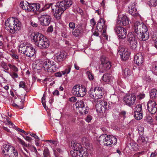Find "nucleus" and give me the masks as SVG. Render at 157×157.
Wrapping results in <instances>:
<instances>
[{
  "instance_id": "nucleus-1",
  "label": "nucleus",
  "mask_w": 157,
  "mask_h": 157,
  "mask_svg": "<svg viewBox=\"0 0 157 157\" xmlns=\"http://www.w3.org/2000/svg\"><path fill=\"white\" fill-rule=\"evenodd\" d=\"M133 29L140 40L145 41L149 38L147 27L143 23L136 21L134 24Z\"/></svg>"
},
{
  "instance_id": "nucleus-2",
  "label": "nucleus",
  "mask_w": 157,
  "mask_h": 157,
  "mask_svg": "<svg viewBox=\"0 0 157 157\" xmlns=\"http://www.w3.org/2000/svg\"><path fill=\"white\" fill-rule=\"evenodd\" d=\"M31 37L34 44L40 49H46L49 46V40L41 33H32Z\"/></svg>"
},
{
  "instance_id": "nucleus-3",
  "label": "nucleus",
  "mask_w": 157,
  "mask_h": 157,
  "mask_svg": "<svg viewBox=\"0 0 157 157\" xmlns=\"http://www.w3.org/2000/svg\"><path fill=\"white\" fill-rule=\"evenodd\" d=\"M72 4V2L71 0H64L57 3L54 13V17L56 19H59L63 12L70 7Z\"/></svg>"
},
{
  "instance_id": "nucleus-4",
  "label": "nucleus",
  "mask_w": 157,
  "mask_h": 157,
  "mask_svg": "<svg viewBox=\"0 0 157 157\" xmlns=\"http://www.w3.org/2000/svg\"><path fill=\"white\" fill-rule=\"evenodd\" d=\"M5 28L10 33L14 34L21 27L20 22L17 19L8 18L5 21Z\"/></svg>"
},
{
  "instance_id": "nucleus-5",
  "label": "nucleus",
  "mask_w": 157,
  "mask_h": 157,
  "mask_svg": "<svg viewBox=\"0 0 157 157\" xmlns=\"http://www.w3.org/2000/svg\"><path fill=\"white\" fill-rule=\"evenodd\" d=\"M100 145L110 146L112 144H115L117 141V139L114 136L104 134L100 136L98 140Z\"/></svg>"
},
{
  "instance_id": "nucleus-6",
  "label": "nucleus",
  "mask_w": 157,
  "mask_h": 157,
  "mask_svg": "<svg viewBox=\"0 0 157 157\" xmlns=\"http://www.w3.org/2000/svg\"><path fill=\"white\" fill-rule=\"evenodd\" d=\"M105 93V90L102 87L97 86L91 88L89 91V96L92 98L98 99L101 98Z\"/></svg>"
},
{
  "instance_id": "nucleus-7",
  "label": "nucleus",
  "mask_w": 157,
  "mask_h": 157,
  "mask_svg": "<svg viewBox=\"0 0 157 157\" xmlns=\"http://www.w3.org/2000/svg\"><path fill=\"white\" fill-rule=\"evenodd\" d=\"M20 6L26 12L34 11L38 10L39 7V4L29 3L27 2H21L20 3Z\"/></svg>"
},
{
  "instance_id": "nucleus-8",
  "label": "nucleus",
  "mask_w": 157,
  "mask_h": 157,
  "mask_svg": "<svg viewBox=\"0 0 157 157\" xmlns=\"http://www.w3.org/2000/svg\"><path fill=\"white\" fill-rule=\"evenodd\" d=\"M100 59L101 63L99 67V72L103 73L110 68L111 64L108 59L105 56H102Z\"/></svg>"
},
{
  "instance_id": "nucleus-9",
  "label": "nucleus",
  "mask_w": 157,
  "mask_h": 157,
  "mask_svg": "<svg viewBox=\"0 0 157 157\" xmlns=\"http://www.w3.org/2000/svg\"><path fill=\"white\" fill-rule=\"evenodd\" d=\"M95 107L98 113H102L103 112L109 109V103L103 100H97Z\"/></svg>"
},
{
  "instance_id": "nucleus-10",
  "label": "nucleus",
  "mask_w": 157,
  "mask_h": 157,
  "mask_svg": "<svg viewBox=\"0 0 157 157\" xmlns=\"http://www.w3.org/2000/svg\"><path fill=\"white\" fill-rule=\"evenodd\" d=\"M40 24L44 26H47L49 25L51 21L50 16L46 13L44 12L40 13L38 16Z\"/></svg>"
},
{
  "instance_id": "nucleus-11",
  "label": "nucleus",
  "mask_w": 157,
  "mask_h": 157,
  "mask_svg": "<svg viewBox=\"0 0 157 157\" xmlns=\"http://www.w3.org/2000/svg\"><path fill=\"white\" fill-rule=\"evenodd\" d=\"M86 90L85 87L78 85H75L72 90L73 94L78 97H83L86 94Z\"/></svg>"
},
{
  "instance_id": "nucleus-12",
  "label": "nucleus",
  "mask_w": 157,
  "mask_h": 157,
  "mask_svg": "<svg viewBox=\"0 0 157 157\" xmlns=\"http://www.w3.org/2000/svg\"><path fill=\"white\" fill-rule=\"evenodd\" d=\"M135 2H131L128 6V10L129 13L134 17L137 19H140L141 16L137 11Z\"/></svg>"
},
{
  "instance_id": "nucleus-13",
  "label": "nucleus",
  "mask_w": 157,
  "mask_h": 157,
  "mask_svg": "<svg viewBox=\"0 0 157 157\" xmlns=\"http://www.w3.org/2000/svg\"><path fill=\"white\" fill-rule=\"evenodd\" d=\"M136 97L134 94L126 95L123 98L124 102L127 106L132 107L136 103Z\"/></svg>"
},
{
  "instance_id": "nucleus-14",
  "label": "nucleus",
  "mask_w": 157,
  "mask_h": 157,
  "mask_svg": "<svg viewBox=\"0 0 157 157\" xmlns=\"http://www.w3.org/2000/svg\"><path fill=\"white\" fill-rule=\"evenodd\" d=\"M76 108H78L80 113L82 114H86L88 113V108L86 106L84 102L82 100L78 101L75 104Z\"/></svg>"
},
{
  "instance_id": "nucleus-15",
  "label": "nucleus",
  "mask_w": 157,
  "mask_h": 157,
  "mask_svg": "<svg viewBox=\"0 0 157 157\" xmlns=\"http://www.w3.org/2000/svg\"><path fill=\"white\" fill-rule=\"evenodd\" d=\"M127 37L130 47L133 49H136L138 44L137 39L134 35L132 33H129L128 34Z\"/></svg>"
},
{
  "instance_id": "nucleus-16",
  "label": "nucleus",
  "mask_w": 157,
  "mask_h": 157,
  "mask_svg": "<svg viewBox=\"0 0 157 157\" xmlns=\"http://www.w3.org/2000/svg\"><path fill=\"white\" fill-rule=\"evenodd\" d=\"M116 34L120 39H123L127 36V31L124 28L121 26H117L114 29Z\"/></svg>"
},
{
  "instance_id": "nucleus-17",
  "label": "nucleus",
  "mask_w": 157,
  "mask_h": 157,
  "mask_svg": "<svg viewBox=\"0 0 157 157\" xmlns=\"http://www.w3.org/2000/svg\"><path fill=\"white\" fill-rule=\"evenodd\" d=\"M106 27L105 26L104 21L103 19L101 18L99 20L97 24V29L99 31L101 32L103 30L102 33L103 36L105 38V39L108 40V36L106 35V30L105 29Z\"/></svg>"
},
{
  "instance_id": "nucleus-18",
  "label": "nucleus",
  "mask_w": 157,
  "mask_h": 157,
  "mask_svg": "<svg viewBox=\"0 0 157 157\" xmlns=\"http://www.w3.org/2000/svg\"><path fill=\"white\" fill-rule=\"evenodd\" d=\"M130 22L128 18L126 15H119L117 21V25H126L129 24Z\"/></svg>"
},
{
  "instance_id": "nucleus-19",
  "label": "nucleus",
  "mask_w": 157,
  "mask_h": 157,
  "mask_svg": "<svg viewBox=\"0 0 157 157\" xmlns=\"http://www.w3.org/2000/svg\"><path fill=\"white\" fill-rule=\"evenodd\" d=\"M156 104L153 100H150L147 103V108L149 112L151 114H155L157 111Z\"/></svg>"
},
{
  "instance_id": "nucleus-20",
  "label": "nucleus",
  "mask_w": 157,
  "mask_h": 157,
  "mask_svg": "<svg viewBox=\"0 0 157 157\" xmlns=\"http://www.w3.org/2000/svg\"><path fill=\"white\" fill-rule=\"evenodd\" d=\"M85 30L84 27L81 24H79L75 27V29L72 32V34L76 37L81 35Z\"/></svg>"
},
{
  "instance_id": "nucleus-21",
  "label": "nucleus",
  "mask_w": 157,
  "mask_h": 157,
  "mask_svg": "<svg viewBox=\"0 0 157 157\" xmlns=\"http://www.w3.org/2000/svg\"><path fill=\"white\" fill-rule=\"evenodd\" d=\"M134 62L137 65L140 67L143 65L144 62V58L142 53H138L136 55L134 58Z\"/></svg>"
},
{
  "instance_id": "nucleus-22",
  "label": "nucleus",
  "mask_w": 157,
  "mask_h": 157,
  "mask_svg": "<svg viewBox=\"0 0 157 157\" xmlns=\"http://www.w3.org/2000/svg\"><path fill=\"white\" fill-rule=\"evenodd\" d=\"M118 53L123 60H127L130 55V52L127 48H122L118 51Z\"/></svg>"
},
{
  "instance_id": "nucleus-23",
  "label": "nucleus",
  "mask_w": 157,
  "mask_h": 157,
  "mask_svg": "<svg viewBox=\"0 0 157 157\" xmlns=\"http://www.w3.org/2000/svg\"><path fill=\"white\" fill-rule=\"evenodd\" d=\"M26 50L25 52H24V55L28 57H32L35 53V49L30 44H28V45Z\"/></svg>"
},
{
  "instance_id": "nucleus-24",
  "label": "nucleus",
  "mask_w": 157,
  "mask_h": 157,
  "mask_svg": "<svg viewBox=\"0 0 157 157\" xmlns=\"http://www.w3.org/2000/svg\"><path fill=\"white\" fill-rule=\"evenodd\" d=\"M66 55L63 52H61L59 53L56 55L55 59L56 62L59 63H61L66 59Z\"/></svg>"
},
{
  "instance_id": "nucleus-25",
  "label": "nucleus",
  "mask_w": 157,
  "mask_h": 157,
  "mask_svg": "<svg viewBox=\"0 0 157 157\" xmlns=\"http://www.w3.org/2000/svg\"><path fill=\"white\" fill-rule=\"evenodd\" d=\"M54 63V62L50 59H48L44 61L43 63V67L48 71V70L51 68V66Z\"/></svg>"
},
{
  "instance_id": "nucleus-26",
  "label": "nucleus",
  "mask_w": 157,
  "mask_h": 157,
  "mask_svg": "<svg viewBox=\"0 0 157 157\" xmlns=\"http://www.w3.org/2000/svg\"><path fill=\"white\" fill-rule=\"evenodd\" d=\"M13 147L8 144L3 145L2 147V153L5 155V154L8 153L10 150H13Z\"/></svg>"
},
{
  "instance_id": "nucleus-27",
  "label": "nucleus",
  "mask_w": 157,
  "mask_h": 157,
  "mask_svg": "<svg viewBox=\"0 0 157 157\" xmlns=\"http://www.w3.org/2000/svg\"><path fill=\"white\" fill-rule=\"evenodd\" d=\"M103 81L106 82H111L112 81L113 77L111 74L109 73H105L102 76Z\"/></svg>"
},
{
  "instance_id": "nucleus-28",
  "label": "nucleus",
  "mask_w": 157,
  "mask_h": 157,
  "mask_svg": "<svg viewBox=\"0 0 157 157\" xmlns=\"http://www.w3.org/2000/svg\"><path fill=\"white\" fill-rule=\"evenodd\" d=\"M13 150H10L8 153L5 154L6 157H16L18 155L17 151L13 147Z\"/></svg>"
},
{
  "instance_id": "nucleus-29",
  "label": "nucleus",
  "mask_w": 157,
  "mask_h": 157,
  "mask_svg": "<svg viewBox=\"0 0 157 157\" xmlns=\"http://www.w3.org/2000/svg\"><path fill=\"white\" fill-rule=\"evenodd\" d=\"M28 45V44H25L23 43L20 44L18 47L19 52L24 54V52L26 51V49Z\"/></svg>"
},
{
  "instance_id": "nucleus-30",
  "label": "nucleus",
  "mask_w": 157,
  "mask_h": 157,
  "mask_svg": "<svg viewBox=\"0 0 157 157\" xmlns=\"http://www.w3.org/2000/svg\"><path fill=\"white\" fill-rule=\"evenodd\" d=\"M17 140L18 142L20 144H21V145L23 146V148L24 150L27 153H29V151L26 148V147H27L28 148V147L29 146L27 144H26L24 141H23V140H22L20 138L17 137Z\"/></svg>"
},
{
  "instance_id": "nucleus-31",
  "label": "nucleus",
  "mask_w": 157,
  "mask_h": 157,
  "mask_svg": "<svg viewBox=\"0 0 157 157\" xmlns=\"http://www.w3.org/2000/svg\"><path fill=\"white\" fill-rule=\"evenodd\" d=\"M79 154V157H87L88 155L87 150L86 148L83 149L82 148L80 150Z\"/></svg>"
},
{
  "instance_id": "nucleus-32",
  "label": "nucleus",
  "mask_w": 157,
  "mask_h": 157,
  "mask_svg": "<svg viewBox=\"0 0 157 157\" xmlns=\"http://www.w3.org/2000/svg\"><path fill=\"white\" fill-rule=\"evenodd\" d=\"M71 147L73 149L77 150L78 151H80L82 148V146L80 144L74 142H72L71 143Z\"/></svg>"
},
{
  "instance_id": "nucleus-33",
  "label": "nucleus",
  "mask_w": 157,
  "mask_h": 157,
  "mask_svg": "<svg viewBox=\"0 0 157 157\" xmlns=\"http://www.w3.org/2000/svg\"><path fill=\"white\" fill-rule=\"evenodd\" d=\"M134 117L137 120H141L143 117L142 112L134 111Z\"/></svg>"
},
{
  "instance_id": "nucleus-34",
  "label": "nucleus",
  "mask_w": 157,
  "mask_h": 157,
  "mask_svg": "<svg viewBox=\"0 0 157 157\" xmlns=\"http://www.w3.org/2000/svg\"><path fill=\"white\" fill-rule=\"evenodd\" d=\"M150 98L155 99L157 98V90L155 89H152L150 92Z\"/></svg>"
},
{
  "instance_id": "nucleus-35",
  "label": "nucleus",
  "mask_w": 157,
  "mask_h": 157,
  "mask_svg": "<svg viewBox=\"0 0 157 157\" xmlns=\"http://www.w3.org/2000/svg\"><path fill=\"white\" fill-rule=\"evenodd\" d=\"M132 73V71L131 70L128 68L122 71V74L125 77L130 75Z\"/></svg>"
},
{
  "instance_id": "nucleus-36",
  "label": "nucleus",
  "mask_w": 157,
  "mask_h": 157,
  "mask_svg": "<svg viewBox=\"0 0 157 157\" xmlns=\"http://www.w3.org/2000/svg\"><path fill=\"white\" fill-rule=\"evenodd\" d=\"M137 129L138 132L140 136H142L144 134V128L141 125H138L137 127Z\"/></svg>"
},
{
  "instance_id": "nucleus-37",
  "label": "nucleus",
  "mask_w": 157,
  "mask_h": 157,
  "mask_svg": "<svg viewBox=\"0 0 157 157\" xmlns=\"http://www.w3.org/2000/svg\"><path fill=\"white\" fill-rule=\"evenodd\" d=\"M57 68L56 65L54 62L52 65H51V68L48 70V72H55L56 71Z\"/></svg>"
},
{
  "instance_id": "nucleus-38",
  "label": "nucleus",
  "mask_w": 157,
  "mask_h": 157,
  "mask_svg": "<svg viewBox=\"0 0 157 157\" xmlns=\"http://www.w3.org/2000/svg\"><path fill=\"white\" fill-rule=\"evenodd\" d=\"M79 151H78L77 150H75L73 149L70 151V153L72 156L73 157H79Z\"/></svg>"
},
{
  "instance_id": "nucleus-39",
  "label": "nucleus",
  "mask_w": 157,
  "mask_h": 157,
  "mask_svg": "<svg viewBox=\"0 0 157 157\" xmlns=\"http://www.w3.org/2000/svg\"><path fill=\"white\" fill-rule=\"evenodd\" d=\"M144 121L150 124L153 121L152 117L149 115H147L144 118Z\"/></svg>"
},
{
  "instance_id": "nucleus-40",
  "label": "nucleus",
  "mask_w": 157,
  "mask_h": 157,
  "mask_svg": "<svg viewBox=\"0 0 157 157\" xmlns=\"http://www.w3.org/2000/svg\"><path fill=\"white\" fill-rule=\"evenodd\" d=\"M86 74L89 79L90 81H92L94 78V75L92 72L90 71H87Z\"/></svg>"
},
{
  "instance_id": "nucleus-41",
  "label": "nucleus",
  "mask_w": 157,
  "mask_h": 157,
  "mask_svg": "<svg viewBox=\"0 0 157 157\" xmlns=\"http://www.w3.org/2000/svg\"><path fill=\"white\" fill-rule=\"evenodd\" d=\"M6 73L9 74L11 77L14 79L15 78H17L18 77V75L17 72H9L8 71H6Z\"/></svg>"
},
{
  "instance_id": "nucleus-42",
  "label": "nucleus",
  "mask_w": 157,
  "mask_h": 157,
  "mask_svg": "<svg viewBox=\"0 0 157 157\" xmlns=\"http://www.w3.org/2000/svg\"><path fill=\"white\" fill-rule=\"evenodd\" d=\"M72 66L71 65H69L68 66L67 68L65 69V70L62 71V73L63 75H67L69 74L71 70Z\"/></svg>"
},
{
  "instance_id": "nucleus-43",
  "label": "nucleus",
  "mask_w": 157,
  "mask_h": 157,
  "mask_svg": "<svg viewBox=\"0 0 157 157\" xmlns=\"http://www.w3.org/2000/svg\"><path fill=\"white\" fill-rule=\"evenodd\" d=\"M8 66L10 67L11 70L13 71L12 72H17L18 71V68L15 66L9 64Z\"/></svg>"
},
{
  "instance_id": "nucleus-44",
  "label": "nucleus",
  "mask_w": 157,
  "mask_h": 157,
  "mask_svg": "<svg viewBox=\"0 0 157 157\" xmlns=\"http://www.w3.org/2000/svg\"><path fill=\"white\" fill-rule=\"evenodd\" d=\"M134 111L142 112V105L139 104L136 105L134 108Z\"/></svg>"
},
{
  "instance_id": "nucleus-45",
  "label": "nucleus",
  "mask_w": 157,
  "mask_h": 157,
  "mask_svg": "<svg viewBox=\"0 0 157 157\" xmlns=\"http://www.w3.org/2000/svg\"><path fill=\"white\" fill-rule=\"evenodd\" d=\"M43 155L44 157H48L49 155V151L47 148H45L44 150Z\"/></svg>"
},
{
  "instance_id": "nucleus-46",
  "label": "nucleus",
  "mask_w": 157,
  "mask_h": 157,
  "mask_svg": "<svg viewBox=\"0 0 157 157\" xmlns=\"http://www.w3.org/2000/svg\"><path fill=\"white\" fill-rule=\"evenodd\" d=\"M28 149L34 152L35 153L37 152V151L36 148L33 146H29Z\"/></svg>"
},
{
  "instance_id": "nucleus-47",
  "label": "nucleus",
  "mask_w": 157,
  "mask_h": 157,
  "mask_svg": "<svg viewBox=\"0 0 157 157\" xmlns=\"http://www.w3.org/2000/svg\"><path fill=\"white\" fill-rule=\"evenodd\" d=\"M152 38L155 43L157 44V33H154L152 36Z\"/></svg>"
},
{
  "instance_id": "nucleus-48",
  "label": "nucleus",
  "mask_w": 157,
  "mask_h": 157,
  "mask_svg": "<svg viewBox=\"0 0 157 157\" xmlns=\"http://www.w3.org/2000/svg\"><path fill=\"white\" fill-rule=\"evenodd\" d=\"M69 28L70 29H72L73 30L75 29V24L74 22H71L69 23Z\"/></svg>"
},
{
  "instance_id": "nucleus-49",
  "label": "nucleus",
  "mask_w": 157,
  "mask_h": 157,
  "mask_svg": "<svg viewBox=\"0 0 157 157\" xmlns=\"http://www.w3.org/2000/svg\"><path fill=\"white\" fill-rule=\"evenodd\" d=\"M47 141H48L50 143H52V146L54 147H55L57 146V143L55 141L52 140H47Z\"/></svg>"
},
{
  "instance_id": "nucleus-50",
  "label": "nucleus",
  "mask_w": 157,
  "mask_h": 157,
  "mask_svg": "<svg viewBox=\"0 0 157 157\" xmlns=\"http://www.w3.org/2000/svg\"><path fill=\"white\" fill-rule=\"evenodd\" d=\"M92 119V117L90 115H88L85 118L86 121L88 123L90 122Z\"/></svg>"
},
{
  "instance_id": "nucleus-51",
  "label": "nucleus",
  "mask_w": 157,
  "mask_h": 157,
  "mask_svg": "<svg viewBox=\"0 0 157 157\" xmlns=\"http://www.w3.org/2000/svg\"><path fill=\"white\" fill-rule=\"evenodd\" d=\"M151 5L153 6H157V0H151Z\"/></svg>"
},
{
  "instance_id": "nucleus-52",
  "label": "nucleus",
  "mask_w": 157,
  "mask_h": 157,
  "mask_svg": "<svg viewBox=\"0 0 157 157\" xmlns=\"http://www.w3.org/2000/svg\"><path fill=\"white\" fill-rule=\"evenodd\" d=\"M14 127V128L15 129L17 130V131L20 132H22V133H23L25 135L27 134V132H26L24 130H22L20 128H17V127H16L15 126Z\"/></svg>"
},
{
  "instance_id": "nucleus-53",
  "label": "nucleus",
  "mask_w": 157,
  "mask_h": 157,
  "mask_svg": "<svg viewBox=\"0 0 157 157\" xmlns=\"http://www.w3.org/2000/svg\"><path fill=\"white\" fill-rule=\"evenodd\" d=\"M9 118L8 117L6 118V120L7 122L8 123V124L10 125V127L11 128H13L14 126H15L9 120Z\"/></svg>"
},
{
  "instance_id": "nucleus-54",
  "label": "nucleus",
  "mask_w": 157,
  "mask_h": 157,
  "mask_svg": "<svg viewBox=\"0 0 157 157\" xmlns=\"http://www.w3.org/2000/svg\"><path fill=\"white\" fill-rule=\"evenodd\" d=\"M2 67L4 69L3 71L6 72V71H8L9 70V68L8 67V66L6 64H4L2 66Z\"/></svg>"
},
{
  "instance_id": "nucleus-55",
  "label": "nucleus",
  "mask_w": 157,
  "mask_h": 157,
  "mask_svg": "<svg viewBox=\"0 0 157 157\" xmlns=\"http://www.w3.org/2000/svg\"><path fill=\"white\" fill-rule=\"evenodd\" d=\"M145 97V94L144 93H140L138 95V98L140 99H142Z\"/></svg>"
},
{
  "instance_id": "nucleus-56",
  "label": "nucleus",
  "mask_w": 157,
  "mask_h": 157,
  "mask_svg": "<svg viewBox=\"0 0 157 157\" xmlns=\"http://www.w3.org/2000/svg\"><path fill=\"white\" fill-rule=\"evenodd\" d=\"M19 86L20 87L24 88L25 86V83L24 82L21 81L19 83Z\"/></svg>"
},
{
  "instance_id": "nucleus-57",
  "label": "nucleus",
  "mask_w": 157,
  "mask_h": 157,
  "mask_svg": "<svg viewBox=\"0 0 157 157\" xmlns=\"http://www.w3.org/2000/svg\"><path fill=\"white\" fill-rule=\"evenodd\" d=\"M77 98L75 97H72L69 98V101L72 102H74L76 101Z\"/></svg>"
},
{
  "instance_id": "nucleus-58",
  "label": "nucleus",
  "mask_w": 157,
  "mask_h": 157,
  "mask_svg": "<svg viewBox=\"0 0 157 157\" xmlns=\"http://www.w3.org/2000/svg\"><path fill=\"white\" fill-rule=\"evenodd\" d=\"M24 138L27 141L30 142L31 141L32 139L31 138L28 136H23Z\"/></svg>"
},
{
  "instance_id": "nucleus-59",
  "label": "nucleus",
  "mask_w": 157,
  "mask_h": 157,
  "mask_svg": "<svg viewBox=\"0 0 157 157\" xmlns=\"http://www.w3.org/2000/svg\"><path fill=\"white\" fill-rule=\"evenodd\" d=\"M53 31V27L51 25L49 26L47 30V32H52Z\"/></svg>"
},
{
  "instance_id": "nucleus-60",
  "label": "nucleus",
  "mask_w": 157,
  "mask_h": 157,
  "mask_svg": "<svg viewBox=\"0 0 157 157\" xmlns=\"http://www.w3.org/2000/svg\"><path fill=\"white\" fill-rule=\"evenodd\" d=\"M30 135L33 137H34L36 139H38V140H39L40 139L39 138L35 133H32Z\"/></svg>"
},
{
  "instance_id": "nucleus-61",
  "label": "nucleus",
  "mask_w": 157,
  "mask_h": 157,
  "mask_svg": "<svg viewBox=\"0 0 157 157\" xmlns=\"http://www.w3.org/2000/svg\"><path fill=\"white\" fill-rule=\"evenodd\" d=\"M76 10L78 13H80V14H82L83 13V10L80 8L79 7L77 8Z\"/></svg>"
},
{
  "instance_id": "nucleus-62",
  "label": "nucleus",
  "mask_w": 157,
  "mask_h": 157,
  "mask_svg": "<svg viewBox=\"0 0 157 157\" xmlns=\"http://www.w3.org/2000/svg\"><path fill=\"white\" fill-rule=\"evenodd\" d=\"M90 23L92 26L95 25L96 24V22L94 18L91 19L90 21Z\"/></svg>"
},
{
  "instance_id": "nucleus-63",
  "label": "nucleus",
  "mask_w": 157,
  "mask_h": 157,
  "mask_svg": "<svg viewBox=\"0 0 157 157\" xmlns=\"http://www.w3.org/2000/svg\"><path fill=\"white\" fill-rule=\"evenodd\" d=\"M53 94L54 96H59V91L57 90H56L53 92Z\"/></svg>"
},
{
  "instance_id": "nucleus-64",
  "label": "nucleus",
  "mask_w": 157,
  "mask_h": 157,
  "mask_svg": "<svg viewBox=\"0 0 157 157\" xmlns=\"http://www.w3.org/2000/svg\"><path fill=\"white\" fill-rule=\"evenodd\" d=\"M63 74L61 73L60 72H59L56 73L55 74V75L57 77H61L62 75Z\"/></svg>"
}]
</instances>
